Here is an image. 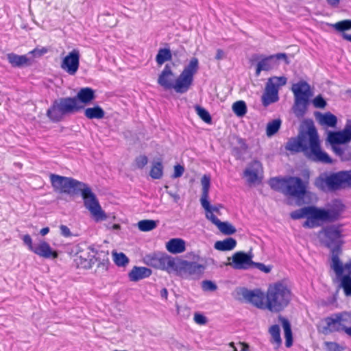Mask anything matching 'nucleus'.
<instances>
[{
  "label": "nucleus",
  "mask_w": 351,
  "mask_h": 351,
  "mask_svg": "<svg viewBox=\"0 0 351 351\" xmlns=\"http://www.w3.org/2000/svg\"><path fill=\"white\" fill-rule=\"evenodd\" d=\"M33 252L44 258L56 259L58 256V253L56 250H53L50 245L45 241H40L36 245Z\"/></svg>",
  "instance_id": "aec40b11"
},
{
  "label": "nucleus",
  "mask_w": 351,
  "mask_h": 351,
  "mask_svg": "<svg viewBox=\"0 0 351 351\" xmlns=\"http://www.w3.org/2000/svg\"><path fill=\"white\" fill-rule=\"evenodd\" d=\"M313 104L315 108H324L326 106V101L321 96L316 97L313 99Z\"/></svg>",
  "instance_id": "864d4df0"
},
{
  "label": "nucleus",
  "mask_w": 351,
  "mask_h": 351,
  "mask_svg": "<svg viewBox=\"0 0 351 351\" xmlns=\"http://www.w3.org/2000/svg\"><path fill=\"white\" fill-rule=\"evenodd\" d=\"M315 117L317 121L322 125L326 128H335L337 124V118L330 112L322 113L320 112H315Z\"/></svg>",
  "instance_id": "5701e85b"
},
{
  "label": "nucleus",
  "mask_w": 351,
  "mask_h": 351,
  "mask_svg": "<svg viewBox=\"0 0 351 351\" xmlns=\"http://www.w3.org/2000/svg\"><path fill=\"white\" fill-rule=\"evenodd\" d=\"M331 145L332 149L334 153L341 158V160H347V157L345 156V152L346 150V147L341 146V145L339 144H330Z\"/></svg>",
  "instance_id": "49530a36"
},
{
  "label": "nucleus",
  "mask_w": 351,
  "mask_h": 351,
  "mask_svg": "<svg viewBox=\"0 0 351 351\" xmlns=\"http://www.w3.org/2000/svg\"><path fill=\"white\" fill-rule=\"evenodd\" d=\"M269 332L271 336L272 342L276 343L278 346H279L281 344V338L280 330L278 325H272L269 328Z\"/></svg>",
  "instance_id": "58836bf2"
},
{
  "label": "nucleus",
  "mask_w": 351,
  "mask_h": 351,
  "mask_svg": "<svg viewBox=\"0 0 351 351\" xmlns=\"http://www.w3.org/2000/svg\"><path fill=\"white\" fill-rule=\"evenodd\" d=\"M281 121L279 119L269 122L267 125L266 133L268 136L274 135L280 129Z\"/></svg>",
  "instance_id": "4c0bfd02"
},
{
  "label": "nucleus",
  "mask_w": 351,
  "mask_h": 351,
  "mask_svg": "<svg viewBox=\"0 0 351 351\" xmlns=\"http://www.w3.org/2000/svg\"><path fill=\"white\" fill-rule=\"evenodd\" d=\"M324 345L328 351H342L343 348L339 343L333 341H325Z\"/></svg>",
  "instance_id": "09e8293b"
},
{
  "label": "nucleus",
  "mask_w": 351,
  "mask_h": 351,
  "mask_svg": "<svg viewBox=\"0 0 351 351\" xmlns=\"http://www.w3.org/2000/svg\"><path fill=\"white\" fill-rule=\"evenodd\" d=\"M341 287L346 296H351V277L346 275L341 278Z\"/></svg>",
  "instance_id": "a19ab883"
},
{
  "label": "nucleus",
  "mask_w": 351,
  "mask_h": 351,
  "mask_svg": "<svg viewBox=\"0 0 351 351\" xmlns=\"http://www.w3.org/2000/svg\"><path fill=\"white\" fill-rule=\"evenodd\" d=\"M232 262L227 263L234 269H248L253 268L252 256L244 252H237L232 256Z\"/></svg>",
  "instance_id": "dca6fc26"
},
{
  "label": "nucleus",
  "mask_w": 351,
  "mask_h": 351,
  "mask_svg": "<svg viewBox=\"0 0 351 351\" xmlns=\"http://www.w3.org/2000/svg\"><path fill=\"white\" fill-rule=\"evenodd\" d=\"M60 230L61 234L65 237H69L71 236L70 229L65 225H60Z\"/></svg>",
  "instance_id": "052dcab7"
},
{
  "label": "nucleus",
  "mask_w": 351,
  "mask_h": 351,
  "mask_svg": "<svg viewBox=\"0 0 351 351\" xmlns=\"http://www.w3.org/2000/svg\"><path fill=\"white\" fill-rule=\"evenodd\" d=\"M279 100L278 90L271 83L266 84L265 92L261 97V101L265 107Z\"/></svg>",
  "instance_id": "4be33fe9"
},
{
  "label": "nucleus",
  "mask_w": 351,
  "mask_h": 351,
  "mask_svg": "<svg viewBox=\"0 0 351 351\" xmlns=\"http://www.w3.org/2000/svg\"><path fill=\"white\" fill-rule=\"evenodd\" d=\"M49 232V228L48 227L43 228L40 230V233L41 235L45 236L48 234Z\"/></svg>",
  "instance_id": "774afa93"
},
{
  "label": "nucleus",
  "mask_w": 351,
  "mask_h": 351,
  "mask_svg": "<svg viewBox=\"0 0 351 351\" xmlns=\"http://www.w3.org/2000/svg\"><path fill=\"white\" fill-rule=\"evenodd\" d=\"M342 224H331L324 227L319 234L322 235L324 245L331 250H341L343 244Z\"/></svg>",
  "instance_id": "9d476101"
},
{
  "label": "nucleus",
  "mask_w": 351,
  "mask_h": 351,
  "mask_svg": "<svg viewBox=\"0 0 351 351\" xmlns=\"http://www.w3.org/2000/svg\"><path fill=\"white\" fill-rule=\"evenodd\" d=\"M166 248L171 254H180L186 250L185 241L182 239H171L166 243Z\"/></svg>",
  "instance_id": "a878e982"
},
{
  "label": "nucleus",
  "mask_w": 351,
  "mask_h": 351,
  "mask_svg": "<svg viewBox=\"0 0 351 351\" xmlns=\"http://www.w3.org/2000/svg\"><path fill=\"white\" fill-rule=\"evenodd\" d=\"M237 245V241L228 237L223 241H218L215 243V248L219 251H230L233 250Z\"/></svg>",
  "instance_id": "2f4dec72"
},
{
  "label": "nucleus",
  "mask_w": 351,
  "mask_h": 351,
  "mask_svg": "<svg viewBox=\"0 0 351 351\" xmlns=\"http://www.w3.org/2000/svg\"><path fill=\"white\" fill-rule=\"evenodd\" d=\"M308 102V99L304 98H295L293 110L298 118H302L305 114Z\"/></svg>",
  "instance_id": "c756f323"
},
{
  "label": "nucleus",
  "mask_w": 351,
  "mask_h": 351,
  "mask_svg": "<svg viewBox=\"0 0 351 351\" xmlns=\"http://www.w3.org/2000/svg\"><path fill=\"white\" fill-rule=\"evenodd\" d=\"M80 51L77 49H73L66 56L61 63V69L71 75H74L80 66Z\"/></svg>",
  "instance_id": "2eb2a0df"
},
{
  "label": "nucleus",
  "mask_w": 351,
  "mask_h": 351,
  "mask_svg": "<svg viewBox=\"0 0 351 351\" xmlns=\"http://www.w3.org/2000/svg\"><path fill=\"white\" fill-rule=\"evenodd\" d=\"M138 227L140 230L147 232L154 230L156 227V222L154 220L144 219L138 221Z\"/></svg>",
  "instance_id": "ea45409f"
},
{
  "label": "nucleus",
  "mask_w": 351,
  "mask_h": 351,
  "mask_svg": "<svg viewBox=\"0 0 351 351\" xmlns=\"http://www.w3.org/2000/svg\"><path fill=\"white\" fill-rule=\"evenodd\" d=\"M23 241L25 245H26L29 249V250L32 251L33 252L35 245H33L32 239L29 234H25L23 238Z\"/></svg>",
  "instance_id": "6e6d98bb"
},
{
  "label": "nucleus",
  "mask_w": 351,
  "mask_h": 351,
  "mask_svg": "<svg viewBox=\"0 0 351 351\" xmlns=\"http://www.w3.org/2000/svg\"><path fill=\"white\" fill-rule=\"evenodd\" d=\"M263 172L262 164L258 160H254L249 164L243 172V176L248 183H255L258 180V176Z\"/></svg>",
  "instance_id": "6ab92c4d"
},
{
  "label": "nucleus",
  "mask_w": 351,
  "mask_h": 351,
  "mask_svg": "<svg viewBox=\"0 0 351 351\" xmlns=\"http://www.w3.org/2000/svg\"><path fill=\"white\" fill-rule=\"evenodd\" d=\"M149 175L153 179H160L162 178L163 175V165L162 162L156 161L152 163Z\"/></svg>",
  "instance_id": "c9c22d12"
},
{
  "label": "nucleus",
  "mask_w": 351,
  "mask_h": 351,
  "mask_svg": "<svg viewBox=\"0 0 351 351\" xmlns=\"http://www.w3.org/2000/svg\"><path fill=\"white\" fill-rule=\"evenodd\" d=\"M267 83H271L274 87L279 90L280 86H282L287 84V78L285 77H273L268 80Z\"/></svg>",
  "instance_id": "a18cd8bd"
},
{
  "label": "nucleus",
  "mask_w": 351,
  "mask_h": 351,
  "mask_svg": "<svg viewBox=\"0 0 351 351\" xmlns=\"http://www.w3.org/2000/svg\"><path fill=\"white\" fill-rule=\"evenodd\" d=\"M335 28L338 31H345L351 29V20H344L335 24Z\"/></svg>",
  "instance_id": "de8ad7c7"
},
{
  "label": "nucleus",
  "mask_w": 351,
  "mask_h": 351,
  "mask_svg": "<svg viewBox=\"0 0 351 351\" xmlns=\"http://www.w3.org/2000/svg\"><path fill=\"white\" fill-rule=\"evenodd\" d=\"M201 184L202 186V193L201 197H208V191L210 184V177L208 175H204L201 179Z\"/></svg>",
  "instance_id": "79ce46f5"
},
{
  "label": "nucleus",
  "mask_w": 351,
  "mask_h": 351,
  "mask_svg": "<svg viewBox=\"0 0 351 351\" xmlns=\"http://www.w3.org/2000/svg\"><path fill=\"white\" fill-rule=\"evenodd\" d=\"M195 110L198 116L206 123H210L212 121L209 112L204 108L199 106H195Z\"/></svg>",
  "instance_id": "37998d69"
},
{
  "label": "nucleus",
  "mask_w": 351,
  "mask_h": 351,
  "mask_svg": "<svg viewBox=\"0 0 351 351\" xmlns=\"http://www.w3.org/2000/svg\"><path fill=\"white\" fill-rule=\"evenodd\" d=\"M271 189L292 197H304L308 193L309 182L298 176L272 178L269 181Z\"/></svg>",
  "instance_id": "423d86ee"
},
{
  "label": "nucleus",
  "mask_w": 351,
  "mask_h": 351,
  "mask_svg": "<svg viewBox=\"0 0 351 351\" xmlns=\"http://www.w3.org/2000/svg\"><path fill=\"white\" fill-rule=\"evenodd\" d=\"M83 108L75 99L67 97L56 99L47 110V117L53 122H59L64 116L73 114Z\"/></svg>",
  "instance_id": "0eeeda50"
},
{
  "label": "nucleus",
  "mask_w": 351,
  "mask_h": 351,
  "mask_svg": "<svg viewBox=\"0 0 351 351\" xmlns=\"http://www.w3.org/2000/svg\"><path fill=\"white\" fill-rule=\"evenodd\" d=\"M114 261L117 265L123 267L129 263V259L125 254L120 252L114 254Z\"/></svg>",
  "instance_id": "c03bdc74"
},
{
  "label": "nucleus",
  "mask_w": 351,
  "mask_h": 351,
  "mask_svg": "<svg viewBox=\"0 0 351 351\" xmlns=\"http://www.w3.org/2000/svg\"><path fill=\"white\" fill-rule=\"evenodd\" d=\"M184 172V167L180 165H176L174 166V172L172 176L173 178H178L181 177Z\"/></svg>",
  "instance_id": "4d7b16f0"
},
{
  "label": "nucleus",
  "mask_w": 351,
  "mask_h": 351,
  "mask_svg": "<svg viewBox=\"0 0 351 351\" xmlns=\"http://www.w3.org/2000/svg\"><path fill=\"white\" fill-rule=\"evenodd\" d=\"M213 223L224 234L230 235L236 232L235 228L228 222H222L218 218L213 217Z\"/></svg>",
  "instance_id": "473e14b6"
},
{
  "label": "nucleus",
  "mask_w": 351,
  "mask_h": 351,
  "mask_svg": "<svg viewBox=\"0 0 351 351\" xmlns=\"http://www.w3.org/2000/svg\"><path fill=\"white\" fill-rule=\"evenodd\" d=\"M345 205L339 199H335L326 208L315 206H304L290 213L292 219L305 218L302 226L313 229L321 226L324 223H332L341 218L345 210Z\"/></svg>",
  "instance_id": "f03ea898"
},
{
  "label": "nucleus",
  "mask_w": 351,
  "mask_h": 351,
  "mask_svg": "<svg viewBox=\"0 0 351 351\" xmlns=\"http://www.w3.org/2000/svg\"><path fill=\"white\" fill-rule=\"evenodd\" d=\"M84 206L90 212L92 218L97 222L104 221L108 218L102 210L97 199H84Z\"/></svg>",
  "instance_id": "f3484780"
},
{
  "label": "nucleus",
  "mask_w": 351,
  "mask_h": 351,
  "mask_svg": "<svg viewBox=\"0 0 351 351\" xmlns=\"http://www.w3.org/2000/svg\"><path fill=\"white\" fill-rule=\"evenodd\" d=\"M160 296L167 300V298H168V291H167V289L166 288H163L161 291H160Z\"/></svg>",
  "instance_id": "e2e57ef3"
},
{
  "label": "nucleus",
  "mask_w": 351,
  "mask_h": 351,
  "mask_svg": "<svg viewBox=\"0 0 351 351\" xmlns=\"http://www.w3.org/2000/svg\"><path fill=\"white\" fill-rule=\"evenodd\" d=\"M291 90L295 98H304L309 99L311 96V88L308 84L304 81H300L292 86Z\"/></svg>",
  "instance_id": "b1692460"
},
{
  "label": "nucleus",
  "mask_w": 351,
  "mask_h": 351,
  "mask_svg": "<svg viewBox=\"0 0 351 351\" xmlns=\"http://www.w3.org/2000/svg\"><path fill=\"white\" fill-rule=\"evenodd\" d=\"M253 267L257 268L259 270H261L266 274L269 273L271 269V267L270 266H267L261 263H254V262Z\"/></svg>",
  "instance_id": "13d9d810"
},
{
  "label": "nucleus",
  "mask_w": 351,
  "mask_h": 351,
  "mask_svg": "<svg viewBox=\"0 0 351 351\" xmlns=\"http://www.w3.org/2000/svg\"><path fill=\"white\" fill-rule=\"evenodd\" d=\"M346 178L348 180V186H351V170L346 171Z\"/></svg>",
  "instance_id": "0e129e2a"
},
{
  "label": "nucleus",
  "mask_w": 351,
  "mask_h": 351,
  "mask_svg": "<svg viewBox=\"0 0 351 351\" xmlns=\"http://www.w3.org/2000/svg\"><path fill=\"white\" fill-rule=\"evenodd\" d=\"M280 322L282 324V326L285 332V346L287 348H290L293 344V335L292 330L291 328V324L287 319L283 317L282 316H279L278 317Z\"/></svg>",
  "instance_id": "7c9ffc66"
},
{
  "label": "nucleus",
  "mask_w": 351,
  "mask_h": 351,
  "mask_svg": "<svg viewBox=\"0 0 351 351\" xmlns=\"http://www.w3.org/2000/svg\"><path fill=\"white\" fill-rule=\"evenodd\" d=\"M47 52V49L45 47L41 49L36 48L27 53V56H32L33 57H40Z\"/></svg>",
  "instance_id": "603ef678"
},
{
  "label": "nucleus",
  "mask_w": 351,
  "mask_h": 351,
  "mask_svg": "<svg viewBox=\"0 0 351 351\" xmlns=\"http://www.w3.org/2000/svg\"><path fill=\"white\" fill-rule=\"evenodd\" d=\"M194 321L199 325H205L207 323V318L199 313L194 314Z\"/></svg>",
  "instance_id": "5fc2aeb1"
},
{
  "label": "nucleus",
  "mask_w": 351,
  "mask_h": 351,
  "mask_svg": "<svg viewBox=\"0 0 351 351\" xmlns=\"http://www.w3.org/2000/svg\"><path fill=\"white\" fill-rule=\"evenodd\" d=\"M202 287L206 291H214L217 290V285L211 280H206L202 282Z\"/></svg>",
  "instance_id": "3c124183"
},
{
  "label": "nucleus",
  "mask_w": 351,
  "mask_h": 351,
  "mask_svg": "<svg viewBox=\"0 0 351 351\" xmlns=\"http://www.w3.org/2000/svg\"><path fill=\"white\" fill-rule=\"evenodd\" d=\"M326 326L322 328V333L328 335L335 332L343 331L351 337V326L347 327L346 324H351V315L346 312L335 313L324 318Z\"/></svg>",
  "instance_id": "1a4fd4ad"
},
{
  "label": "nucleus",
  "mask_w": 351,
  "mask_h": 351,
  "mask_svg": "<svg viewBox=\"0 0 351 351\" xmlns=\"http://www.w3.org/2000/svg\"><path fill=\"white\" fill-rule=\"evenodd\" d=\"M84 115L89 119H101L105 116L104 110L99 106L93 108H87L84 110Z\"/></svg>",
  "instance_id": "72a5a7b5"
},
{
  "label": "nucleus",
  "mask_w": 351,
  "mask_h": 351,
  "mask_svg": "<svg viewBox=\"0 0 351 351\" xmlns=\"http://www.w3.org/2000/svg\"><path fill=\"white\" fill-rule=\"evenodd\" d=\"M74 253V261L79 268L90 269L96 261L94 248L85 243L77 245Z\"/></svg>",
  "instance_id": "9b49d317"
},
{
  "label": "nucleus",
  "mask_w": 351,
  "mask_h": 351,
  "mask_svg": "<svg viewBox=\"0 0 351 351\" xmlns=\"http://www.w3.org/2000/svg\"><path fill=\"white\" fill-rule=\"evenodd\" d=\"M145 263L152 267L167 271L168 273L177 271L178 267L175 259L165 254H149L145 256Z\"/></svg>",
  "instance_id": "f8f14e48"
},
{
  "label": "nucleus",
  "mask_w": 351,
  "mask_h": 351,
  "mask_svg": "<svg viewBox=\"0 0 351 351\" xmlns=\"http://www.w3.org/2000/svg\"><path fill=\"white\" fill-rule=\"evenodd\" d=\"M341 252V250H331L332 253V264L331 267L335 272L338 277L343 275L344 271V266L341 263L339 256Z\"/></svg>",
  "instance_id": "c85d7f7f"
},
{
  "label": "nucleus",
  "mask_w": 351,
  "mask_h": 351,
  "mask_svg": "<svg viewBox=\"0 0 351 351\" xmlns=\"http://www.w3.org/2000/svg\"><path fill=\"white\" fill-rule=\"evenodd\" d=\"M73 98L75 99L78 105H80V102L84 105H87L95 99V91L88 87L82 88L78 91L76 96Z\"/></svg>",
  "instance_id": "393cba45"
},
{
  "label": "nucleus",
  "mask_w": 351,
  "mask_h": 351,
  "mask_svg": "<svg viewBox=\"0 0 351 351\" xmlns=\"http://www.w3.org/2000/svg\"><path fill=\"white\" fill-rule=\"evenodd\" d=\"M7 59L12 66L19 68L29 66L32 64L34 61L33 58L28 57L27 54L18 55L14 53H8Z\"/></svg>",
  "instance_id": "412c9836"
},
{
  "label": "nucleus",
  "mask_w": 351,
  "mask_h": 351,
  "mask_svg": "<svg viewBox=\"0 0 351 351\" xmlns=\"http://www.w3.org/2000/svg\"><path fill=\"white\" fill-rule=\"evenodd\" d=\"M239 344L241 346L240 351H250L249 346L245 342H239ZM229 346L232 348V351H238L234 346V342L229 343Z\"/></svg>",
  "instance_id": "bf43d9fd"
},
{
  "label": "nucleus",
  "mask_w": 351,
  "mask_h": 351,
  "mask_svg": "<svg viewBox=\"0 0 351 351\" xmlns=\"http://www.w3.org/2000/svg\"><path fill=\"white\" fill-rule=\"evenodd\" d=\"M243 296L258 308L279 313L289 304L292 292L285 283L276 282L269 285L265 293L261 289L245 290Z\"/></svg>",
  "instance_id": "f257e3e1"
},
{
  "label": "nucleus",
  "mask_w": 351,
  "mask_h": 351,
  "mask_svg": "<svg viewBox=\"0 0 351 351\" xmlns=\"http://www.w3.org/2000/svg\"><path fill=\"white\" fill-rule=\"evenodd\" d=\"M314 184L323 191H335L348 187L346 171L330 174L322 173L315 179Z\"/></svg>",
  "instance_id": "6e6552de"
},
{
  "label": "nucleus",
  "mask_w": 351,
  "mask_h": 351,
  "mask_svg": "<svg viewBox=\"0 0 351 351\" xmlns=\"http://www.w3.org/2000/svg\"><path fill=\"white\" fill-rule=\"evenodd\" d=\"M49 180L53 190L59 193L80 195L82 197H96L88 184L73 178L50 173Z\"/></svg>",
  "instance_id": "39448f33"
},
{
  "label": "nucleus",
  "mask_w": 351,
  "mask_h": 351,
  "mask_svg": "<svg viewBox=\"0 0 351 351\" xmlns=\"http://www.w3.org/2000/svg\"><path fill=\"white\" fill-rule=\"evenodd\" d=\"M202 207L206 211V217L213 223V217L217 218V215H220L221 206H211L208 199H200Z\"/></svg>",
  "instance_id": "cd10ccee"
},
{
  "label": "nucleus",
  "mask_w": 351,
  "mask_h": 351,
  "mask_svg": "<svg viewBox=\"0 0 351 351\" xmlns=\"http://www.w3.org/2000/svg\"><path fill=\"white\" fill-rule=\"evenodd\" d=\"M253 60H257L260 59V61L256 65V75L258 76L262 71H269L274 66H277V61L279 60H287V56L286 53H279L274 55H271L267 57H263V56L254 55Z\"/></svg>",
  "instance_id": "ddd939ff"
},
{
  "label": "nucleus",
  "mask_w": 351,
  "mask_h": 351,
  "mask_svg": "<svg viewBox=\"0 0 351 351\" xmlns=\"http://www.w3.org/2000/svg\"><path fill=\"white\" fill-rule=\"evenodd\" d=\"M232 108L234 113L239 117H243L247 112L246 104L241 100L234 102Z\"/></svg>",
  "instance_id": "e433bc0d"
},
{
  "label": "nucleus",
  "mask_w": 351,
  "mask_h": 351,
  "mask_svg": "<svg viewBox=\"0 0 351 351\" xmlns=\"http://www.w3.org/2000/svg\"><path fill=\"white\" fill-rule=\"evenodd\" d=\"M199 69V61L197 58H192L178 77L175 80L171 66L166 64L158 76V84L166 90L174 89L176 93H186L191 86L193 76Z\"/></svg>",
  "instance_id": "20e7f679"
},
{
  "label": "nucleus",
  "mask_w": 351,
  "mask_h": 351,
  "mask_svg": "<svg viewBox=\"0 0 351 351\" xmlns=\"http://www.w3.org/2000/svg\"><path fill=\"white\" fill-rule=\"evenodd\" d=\"M147 157L144 155H141L136 158L134 160V166L138 169H143L147 164Z\"/></svg>",
  "instance_id": "8fccbe9b"
},
{
  "label": "nucleus",
  "mask_w": 351,
  "mask_h": 351,
  "mask_svg": "<svg viewBox=\"0 0 351 351\" xmlns=\"http://www.w3.org/2000/svg\"><path fill=\"white\" fill-rule=\"evenodd\" d=\"M328 3L333 7H336L339 5L340 0H326Z\"/></svg>",
  "instance_id": "69168bd1"
},
{
  "label": "nucleus",
  "mask_w": 351,
  "mask_h": 351,
  "mask_svg": "<svg viewBox=\"0 0 351 351\" xmlns=\"http://www.w3.org/2000/svg\"><path fill=\"white\" fill-rule=\"evenodd\" d=\"M172 54L169 49H160L156 57V61L158 65H162L166 61L171 60Z\"/></svg>",
  "instance_id": "f704fd0d"
},
{
  "label": "nucleus",
  "mask_w": 351,
  "mask_h": 351,
  "mask_svg": "<svg viewBox=\"0 0 351 351\" xmlns=\"http://www.w3.org/2000/svg\"><path fill=\"white\" fill-rule=\"evenodd\" d=\"M327 141L330 144H346L351 141V120H348L341 131L328 132Z\"/></svg>",
  "instance_id": "4468645a"
},
{
  "label": "nucleus",
  "mask_w": 351,
  "mask_h": 351,
  "mask_svg": "<svg viewBox=\"0 0 351 351\" xmlns=\"http://www.w3.org/2000/svg\"><path fill=\"white\" fill-rule=\"evenodd\" d=\"M225 57V53L223 50L219 49L217 50V54L215 58L218 60L223 59Z\"/></svg>",
  "instance_id": "680f3d73"
},
{
  "label": "nucleus",
  "mask_w": 351,
  "mask_h": 351,
  "mask_svg": "<svg viewBox=\"0 0 351 351\" xmlns=\"http://www.w3.org/2000/svg\"><path fill=\"white\" fill-rule=\"evenodd\" d=\"M286 149L292 152H303L310 160L324 164L332 162L328 154L321 149L317 129L313 124L308 126L306 132H302L298 137L290 138L286 144Z\"/></svg>",
  "instance_id": "7ed1b4c3"
},
{
  "label": "nucleus",
  "mask_w": 351,
  "mask_h": 351,
  "mask_svg": "<svg viewBox=\"0 0 351 351\" xmlns=\"http://www.w3.org/2000/svg\"><path fill=\"white\" fill-rule=\"evenodd\" d=\"M152 274L150 269L145 267H134L129 273V278L131 281L137 282L141 279L149 277Z\"/></svg>",
  "instance_id": "bb28decb"
},
{
  "label": "nucleus",
  "mask_w": 351,
  "mask_h": 351,
  "mask_svg": "<svg viewBox=\"0 0 351 351\" xmlns=\"http://www.w3.org/2000/svg\"><path fill=\"white\" fill-rule=\"evenodd\" d=\"M344 267L348 272L351 274V259L345 264Z\"/></svg>",
  "instance_id": "338daca9"
},
{
  "label": "nucleus",
  "mask_w": 351,
  "mask_h": 351,
  "mask_svg": "<svg viewBox=\"0 0 351 351\" xmlns=\"http://www.w3.org/2000/svg\"><path fill=\"white\" fill-rule=\"evenodd\" d=\"M206 268V263L201 264L188 261H180V269L189 276L199 278L204 274Z\"/></svg>",
  "instance_id": "a211bd4d"
}]
</instances>
